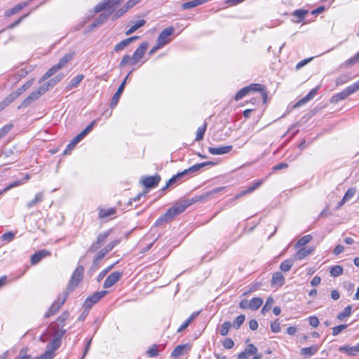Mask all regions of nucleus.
<instances>
[{
  "label": "nucleus",
  "mask_w": 359,
  "mask_h": 359,
  "mask_svg": "<svg viewBox=\"0 0 359 359\" xmlns=\"http://www.w3.org/2000/svg\"><path fill=\"white\" fill-rule=\"evenodd\" d=\"M95 123V121H93L88 126H86V128L79 133L80 136L83 138L88 133H90L93 130Z\"/></svg>",
  "instance_id": "nucleus-63"
},
{
  "label": "nucleus",
  "mask_w": 359,
  "mask_h": 359,
  "mask_svg": "<svg viewBox=\"0 0 359 359\" xmlns=\"http://www.w3.org/2000/svg\"><path fill=\"white\" fill-rule=\"evenodd\" d=\"M41 95L36 90L31 93L18 107V109H25L28 107L33 102L37 100Z\"/></svg>",
  "instance_id": "nucleus-15"
},
{
  "label": "nucleus",
  "mask_w": 359,
  "mask_h": 359,
  "mask_svg": "<svg viewBox=\"0 0 359 359\" xmlns=\"http://www.w3.org/2000/svg\"><path fill=\"white\" fill-rule=\"evenodd\" d=\"M359 90V81H356L355 83L350 85L344 89L341 92L334 95L330 98L331 103H338L339 102L345 100L348 96L354 93L357 90Z\"/></svg>",
  "instance_id": "nucleus-2"
},
{
  "label": "nucleus",
  "mask_w": 359,
  "mask_h": 359,
  "mask_svg": "<svg viewBox=\"0 0 359 359\" xmlns=\"http://www.w3.org/2000/svg\"><path fill=\"white\" fill-rule=\"evenodd\" d=\"M43 200V192H38L35 194L34 199L27 203V208L29 209L32 208L37 205L41 202H42Z\"/></svg>",
  "instance_id": "nucleus-29"
},
{
  "label": "nucleus",
  "mask_w": 359,
  "mask_h": 359,
  "mask_svg": "<svg viewBox=\"0 0 359 359\" xmlns=\"http://www.w3.org/2000/svg\"><path fill=\"white\" fill-rule=\"evenodd\" d=\"M66 333V330H57L53 333V339L47 345V352H50L51 355L55 356V351L61 345V338Z\"/></svg>",
  "instance_id": "nucleus-5"
},
{
  "label": "nucleus",
  "mask_w": 359,
  "mask_h": 359,
  "mask_svg": "<svg viewBox=\"0 0 359 359\" xmlns=\"http://www.w3.org/2000/svg\"><path fill=\"white\" fill-rule=\"evenodd\" d=\"M119 243V240H114L107 244L102 250L107 254Z\"/></svg>",
  "instance_id": "nucleus-54"
},
{
  "label": "nucleus",
  "mask_w": 359,
  "mask_h": 359,
  "mask_svg": "<svg viewBox=\"0 0 359 359\" xmlns=\"http://www.w3.org/2000/svg\"><path fill=\"white\" fill-rule=\"evenodd\" d=\"M95 123V121H93L88 126H86V128L79 133L80 136L83 138L88 133H90L93 130Z\"/></svg>",
  "instance_id": "nucleus-62"
},
{
  "label": "nucleus",
  "mask_w": 359,
  "mask_h": 359,
  "mask_svg": "<svg viewBox=\"0 0 359 359\" xmlns=\"http://www.w3.org/2000/svg\"><path fill=\"white\" fill-rule=\"evenodd\" d=\"M107 293L106 290H101L95 292L93 294L90 295L84 302V306L86 309L90 308L93 304L100 300Z\"/></svg>",
  "instance_id": "nucleus-10"
},
{
  "label": "nucleus",
  "mask_w": 359,
  "mask_h": 359,
  "mask_svg": "<svg viewBox=\"0 0 359 359\" xmlns=\"http://www.w3.org/2000/svg\"><path fill=\"white\" fill-rule=\"evenodd\" d=\"M185 346L186 345L177 346L171 353L172 357L177 358L181 355L183 353V351L184 350Z\"/></svg>",
  "instance_id": "nucleus-53"
},
{
  "label": "nucleus",
  "mask_w": 359,
  "mask_h": 359,
  "mask_svg": "<svg viewBox=\"0 0 359 359\" xmlns=\"http://www.w3.org/2000/svg\"><path fill=\"white\" fill-rule=\"evenodd\" d=\"M29 5V3L22 2L20 4H18L15 5L14 7H13L11 9H9L5 12V15L7 17H10L17 13H18L20 11H21L25 7H27Z\"/></svg>",
  "instance_id": "nucleus-27"
},
{
  "label": "nucleus",
  "mask_w": 359,
  "mask_h": 359,
  "mask_svg": "<svg viewBox=\"0 0 359 359\" xmlns=\"http://www.w3.org/2000/svg\"><path fill=\"white\" fill-rule=\"evenodd\" d=\"M123 91V85H120L119 87L118 88L116 93L114 95V96L111 98V103H110V106L111 108H114L117 105L119 98H120Z\"/></svg>",
  "instance_id": "nucleus-32"
},
{
  "label": "nucleus",
  "mask_w": 359,
  "mask_h": 359,
  "mask_svg": "<svg viewBox=\"0 0 359 359\" xmlns=\"http://www.w3.org/2000/svg\"><path fill=\"white\" fill-rule=\"evenodd\" d=\"M285 279L283 275L282 274V273L280 271H276L272 276L271 285V286L276 285V286L280 287L285 284Z\"/></svg>",
  "instance_id": "nucleus-21"
},
{
  "label": "nucleus",
  "mask_w": 359,
  "mask_h": 359,
  "mask_svg": "<svg viewBox=\"0 0 359 359\" xmlns=\"http://www.w3.org/2000/svg\"><path fill=\"white\" fill-rule=\"evenodd\" d=\"M13 128V125L12 123H8L5 125L0 129V140L5 137Z\"/></svg>",
  "instance_id": "nucleus-50"
},
{
  "label": "nucleus",
  "mask_w": 359,
  "mask_h": 359,
  "mask_svg": "<svg viewBox=\"0 0 359 359\" xmlns=\"http://www.w3.org/2000/svg\"><path fill=\"white\" fill-rule=\"evenodd\" d=\"M64 77L63 74H59L55 77L52 78L48 81L49 83L50 84L51 87H53L55 85H56L58 82H60Z\"/></svg>",
  "instance_id": "nucleus-58"
},
{
  "label": "nucleus",
  "mask_w": 359,
  "mask_h": 359,
  "mask_svg": "<svg viewBox=\"0 0 359 359\" xmlns=\"http://www.w3.org/2000/svg\"><path fill=\"white\" fill-rule=\"evenodd\" d=\"M140 38V36H131L130 38H128L126 39H124L123 41H121V42L118 43L115 46H114V50L115 52H118L123 49H124L127 46H128L130 43H132L133 41L138 39Z\"/></svg>",
  "instance_id": "nucleus-23"
},
{
  "label": "nucleus",
  "mask_w": 359,
  "mask_h": 359,
  "mask_svg": "<svg viewBox=\"0 0 359 359\" xmlns=\"http://www.w3.org/2000/svg\"><path fill=\"white\" fill-rule=\"evenodd\" d=\"M355 194V189H353V188L348 189L343 197L344 201L346 202V201H349L351 198H353V196H354Z\"/></svg>",
  "instance_id": "nucleus-57"
},
{
  "label": "nucleus",
  "mask_w": 359,
  "mask_h": 359,
  "mask_svg": "<svg viewBox=\"0 0 359 359\" xmlns=\"http://www.w3.org/2000/svg\"><path fill=\"white\" fill-rule=\"evenodd\" d=\"M262 90V85L259 83L250 84L241 89L235 95V100L238 101L247 95L250 91H257Z\"/></svg>",
  "instance_id": "nucleus-8"
},
{
  "label": "nucleus",
  "mask_w": 359,
  "mask_h": 359,
  "mask_svg": "<svg viewBox=\"0 0 359 359\" xmlns=\"http://www.w3.org/2000/svg\"><path fill=\"white\" fill-rule=\"evenodd\" d=\"M69 318L68 311H64L55 320V322L51 325L53 332L57 330H65L63 329L65 325V321Z\"/></svg>",
  "instance_id": "nucleus-14"
},
{
  "label": "nucleus",
  "mask_w": 359,
  "mask_h": 359,
  "mask_svg": "<svg viewBox=\"0 0 359 359\" xmlns=\"http://www.w3.org/2000/svg\"><path fill=\"white\" fill-rule=\"evenodd\" d=\"M83 138L78 134L67 146L66 149L63 151V154L67 155L76 147V145L83 140Z\"/></svg>",
  "instance_id": "nucleus-28"
},
{
  "label": "nucleus",
  "mask_w": 359,
  "mask_h": 359,
  "mask_svg": "<svg viewBox=\"0 0 359 359\" xmlns=\"http://www.w3.org/2000/svg\"><path fill=\"white\" fill-rule=\"evenodd\" d=\"M312 240V236L309 234L304 236L295 244V248L304 247Z\"/></svg>",
  "instance_id": "nucleus-44"
},
{
  "label": "nucleus",
  "mask_w": 359,
  "mask_h": 359,
  "mask_svg": "<svg viewBox=\"0 0 359 359\" xmlns=\"http://www.w3.org/2000/svg\"><path fill=\"white\" fill-rule=\"evenodd\" d=\"M161 181V176L158 174L154 176H147L142 179L141 182L147 189H153L158 186Z\"/></svg>",
  "instance_id": "nucleus-12"
},
{
  "label": "nucleus",
  "mask_w": 359,
  "mask_h": 359,
  "mask_svg": "<svg viewBox=\"0 0 359 359\" xmlns=\"http://www.w3.org/2000/svg\"><path fill=\"white\" fill-rule=\"evenodd\" d=\"M145 23H146V21L144 20H140L137 21L133 26H131L130 27V29H128L126 31V35L131 34L132 33L135 32L137 29L144 26L145 25Z\"/></svg>",
  "instance_id": "nucleus-41"
},
{
  "label": "nucleus",
  "mask_w": 359,
  "mask_h": 359,
  "mask_svg": "<svg viewBox=\"0 0 359 359\" xmlns=\"http://www.w3.org/2000/svg\"><path fill=\"white\" fill-rule=\"evenodd\" d=\"M307 13L308 11L298 9L293 12L292 15L297 17L299 19L298 22H301L304 19L305 15Z\"/></svg>",
  "instance_id": "nucleus-51"
},
{
  "label": "nucleus",
  "mask_w": 359,
  "mask_h": 359,
  "mask_svg": "<svg viewBox=\"0 0 359 359\" xmlns=\"http://www.w3.org/2000/svg\"><path fill=\"white\" fill-rule=\"evenodd\" d=\"M215 165V163L213 161L203 162L201 163L195 164V165L189 167V168L185 169L183 171L178 172V174H179V176L182 179V177H184L185 176L191 175L198 172L201 168H203L205 166H208V165L213 166Z\"/></svg>",
  "instance_id": "nucleus-7"
},
{
  "label": "nucleus",
  "mask_w": 359,
  "mask_h": 359,
  "mask_svg": "<svg viewBox=\"0 0 359 359\" xmlns=\"http://www.w3.org/2000/svg\"><path fill=\"white\" fill-rule=\"evenodd\" d=\"M245 319V316L243 314H241L238 316L234 320L233 323L232 324V326L236 328V330L239 329L241 326L243 324Z\"/></svg>",
  "instance_id": "nucleus-49"
},
{
  "label": "nucleus",
  "mask_w": 359,
  "mask_h": 359,
  "mask_svg": "<svg viewBox=\"0 0 359 359\" xmlns=\"http://www.w3.org/2000/svg\"><path fill=\"white\" fill-rule=\"evenodd\" d=\"M351 79V74L348 73L343 74L338 76L336 79V85L341 86L344 83H347L348 81Z\"/></svg>",
  "instance_id": "nucleus-43"
},
{
  "label": "nucleus",
  "mask_w": 359,
  "mask_h": 359,
  "mask_svg": "<svg viewBox=\"0 0 359 359\" xmlns=\"http://www.w3.org/2000/svg\"><path fill=\"white\" fill-rule=\"evenodd\" d=\"M84 76L83 74H79L74 77L67 84L66 88L67 90H71L76 88L81 81L83 79Z\"/></svg>",
  "instance_id": "nucleus-31"
},
{
  "label": "nucleus",
  "mask_w": 359,
  "mask_h": 359,
  "mask_svg": "<svg viewBox=\"0 0 359 359\" xmlns=\"http://www.w3.org/2000/svg\"><path fill=\"white\" fill-rule=\"evenodd\" d=\"M84 267L82 265H78L72 275L66 291L72 292L83 280Z\"/></svg>",
  "instance_id": "nucleus-4"
},
{
  "label": "nucleus",
  "mask_w": 359,
  "mask_h": 359,
  "mask_svg": "<svg viewBox=\"0 0 359 359\" xmlns=\"http://www.w3.org/2000/svg\"><path fill=\"white\" fill-rule=\"evenodd\" d=\"M339 351L345 353L348 355H355L359 353V343L353 346H342L339 348Z\"/></svg>",
  "instance_id": "nucleus-24"
},
{
  "label": "nucleus",
  "mask_w": 359,
  "mask_h": 359,
  "mask_svg": "<svg viewBox=\"0 0 359 359\" xmlns=\"http://www.w3.org/2000/svg\"><path fill=\"white\" fill-rule=\"evenodd\" d=\"M232 149V145L222 146L219 147H209L208 152L212 155H222L230 152Z\"/></svg>",
  "instance_id": "nucleus-18"
},
{
  "label": "nucleus",
  "mask_w": 359,
  "mask_h": 359,
  "mask_svg": "<svg viewBox=\"0 0 359 359\" xmlns=\"http://www.w3.org/2000/svg\"><path fill=\"white\" fill-rule=\"evenodd\" d=\"M352 306L348 305L343 310L342 312L337 315V318L339 320H343L345 318L348 317L351 314Z\"/></svg>",
  "instance_id": "nucleus-46"
},
{
  "label": "nucleus",
  "mask_w": 359,
  "mask_h": 359,
  "mask_svg": "<svg viewBox=\"0 0 359 359\" xmlns=\"http://www.w3.org/2000/svg\"><path fill=\"white\" fill-rule=\"evenodd\" d=\"M257 347L254 344H250L248 345L244 351L241 352L238 355V359H248V356L252 355L257 353Z\"/></svg>",
  "instance_id": "nucleus-19"
},
{
  "label": "nucleus",
  "mask_w": 359,
  "mask_h": 359,
  "mask_svg": "<svg viewBox=\"0 0 359 359\" xmlns=\"http://www.w3.org/2000/svg\"><path fill=\"white\" fill-rule=\"evenodd\" d=\"M263 304V300L259 297H255L250 302V309L257 310Z\"/></svg>",
  "instance_id": "nucleus-39"
},
{
  "label": "nucleus",
  "mask_w": 359,
  "mask_h": 359,
  "mask_svg": "<svg viewBox=\"0 0 359 359\" xmlns=\"http://www.w3.org/2000/svg\"><path fill=\"white\" fill-rule=\"evenodd\" d=\"M116 212V209L115 208H110L109 209H100L99 210V217L100 219H104L109 217L111 215H115Z\"/></svg>",
  "instance_id": "nucleus-34"
},
{
  "label": "nucleus",
  "mask_w": 359,
  "mask_h": 359,
  "mask_svg": "<svg viewBox=\"0 0 359 359\" xmlns=\"http://www.w3.org/2000/svg\"><path fill=\"white\" fill-rule=\"evenodd\" d=\"M32 85V81H27L25 84L18 88L16 90L13 91V94L15 95L18 98L22 93H23L25 90H28Z\"/></svg>",
  "instance_id": "nucleus-38"
},
{
  "label": "nucleus",
  "mask_w": 359,
  "mask_h": 359,
  "mask_svg": "<svg viewBox=\"0 0 359 359\" xmlns=\"http://www.w3.org/2000/svg\"><path fill=\"white\" fill-rule=\"evenodd\" d=\"M129 62L132 65V56L130 57L129 55H125L119 63V67L123 68Z\"/></svg>",
  "instance_id": "nucleus-56"
},
{
  "label": "nucleus",
  "mask_w": 359,
  "mask_h": 359,
  "mask_svg": "<svg viewBox=\"0 0 359 359\" xmlns=\"http://www.w3.org/2000/svg\"><path fill=\"white\" fill-rule=\"evenodd\" d=\"M175 29L173 27H168L164 29L158 35L157 39V43L160 46H165L168 43H169L170 39L169 37L173 34Z\"/></svg>",
  "instance_id": "nucleus-11"
},
{
  "label": "nucleus",
  "mask_w": 359,
  "mask_h": 359,
  "mask_svg": "<svg viewBox=\"0 0 359 359\" xmlns=\"http://www.w3.org/2000/svg\"><path fill=\"white\" fill-rule=\"evenodd\" d=\"M320 86H316L312 90H310V92L304 97H302L301 100H299L294 106V107H299L304 104H306L307 102L312 100L315 95H316L318 90H319Z\"/></svg>",
  "instance_id": "nucleus-17"
},
{
  "label": "nucleus",
  "mask_w": 359,
  "mask_h": 359,
  "mask_svg": "<svg viewBox=\"0 0 359 359\" xmlns=\"http://www.w3.org/2000/svg\"><path fill=\"white\" fill-rule=\"evenodd\" d=\"M73 57L74 53H68L64 55L60 58L57 65L59 66V68L61 69L73 58Z\"/></svg>",
  "instance_id": "nucleus-36"
},
{
  "label": "nucleus",
  "mask_w": 359,
  "mask_h": 359,
  "mask_svg": "<svg viewBox=\"0 0 359 359\" xmlns=\"http://www.w3.org/2000/svg\"><path fill=\"white\" fill-rule=\"evenodd\" d=\"M111 14V11H109L107 13L104 12L100 14V15L95 19L93 22L88 26V30L90 31L93 29L100 26L103 22H104L108 19Z\"/></svg>",
  "instance_id": "nucleus-16"
},
{
  "label": "nucleus",
  "mask_w": 359,
  "mask_h": 359,
  "mask_svg": "<svg viewBox=\"0 0 359 359\" xmlns=\"http://www.w3.org/2000/svg\"><path fill=\"white\" fill-rule=\"evenodd\" d=\"M50 252L46 250H41L36 252L31 257V262L32 264H36L39 263L43 258L50 256Z\"/></svg>",
  "instance_id": "nucleus-20"
},
{
  "label": "nucleus",
  "mask_w": 359,
  "mask_h": 359,
  "mask_svg": "<svg viewBox=\"0 0 359 359\" xmlns=\"http://www.w3.org/2000/svg\"><path fill=\"white\" fill-rule=\"evenodd\" d=\"M225 189L224 187H220L213 189L212 190L205 193L203 196H196L195 197L191 198H184L181 199L177 201L170 208H169L166 212L168 215L170 216V218L172 219L176 216L183 212L187 208L189 205L198 202L199 201L203 200L210 197L215 194L219 193Z\"/></svg>",
  "instance_id": "nucleus-1"
},
{
  "label": "nucleus",
  "mask_w": 359,
  "mask_h": 359,
  "mask_svg": "<svg viewBox=\"0 0 359 359\" xmlns=\"http://www.w3.org/2000/svg\"><path fill=\"white\" fill-rule=\"evenodd\" d=\"M60 69L59 68V66L57 65H53L51 68H50L41 78L39 82H43L44 81L47 80L48 78L54 75L55 73H57Z\"/></svg>",
  "instance_id": "nucleus-35"
},
{
  "label": "nucleus",
  "mask_w": 359,
  "mask_h": 359,
  "mask_svg": "<svg viewBox=\"0 0 359 359\" xmlns=\"http://www.w3.org/2000/svg\"><path fill=\"white\" fill-rule=\"evenodd\" d=\"M207 0H191L187 2L184 3L182 5V8L183 10H188L198 6H200L204 3H205Z\"/></svg>",
  "instance_id": "nucleus-30"
},
{
  "label": "nucleus",
  "mask_w": 359,
  "mask_h": 359,
  "mask_svg": "<svg viewBox=\"0 0 359 359\" xmlns=\"http://www.w3.org/2000/svg\"><path fill=\"white\" fill-rule=\"evenodd\" d=\"M16 99L17 97L13 92L10 93L3 101L0 102V111L4 109Z\"/></svg>",
  "instance_id": "nucleus-33"
},
{
  "label": "nucleus",
  "mask_w": 359,
  "mask_h": 359,
  "mask_svg": "<svg viewBox=\"0 0 359 359\" xmlns=\"http://www.w3.org/2000/svg\"><path fill=\"white\" fill-rule=\"evenodd\" d=\"M123 273L121 271H114L111 273L103 283L104 288H109L116 283L122 276Z\"/></svg>",
  "instance_id": "nucleus-13"
},
{
  "label": "nucleus",
  "mask_w": 359,
  "mask_h": 359,
  "mask_svg": "<svg viewBox=\"0 0 359 359\" xmlns=\"http://www.w3.org/2000/svg\"><path fill=\"white\" fill-rule=\"evenodd\" d=\"M128 11L127 8L124 6L117 11L111 17L112 20H116L121 16H122L125 13Z\"/></svg>",
  "instance_id": "nucleus-59"
},
{
  "label": "nucleus",
  "mask_w": 359,
  "mask_h": 359,
  "mask_svg": "<svg viewBox=\"0 0 359 359\" xmlns=\"http://www.w3.org/2000/svg\"><path fill=\"white\" fill-rule=\"evenodd\" d=\"M148 46L149 43L144 41L135 50L132 55V65H135L143 57Z\"/></svg>",
  "instance_id": "nucleus-9"
},
{
  "label": "nucleus",
  "mask_w": 359,
  "mask_h": 359,
  "mask_svg": "<svg viewBox=\"0 0 359 359\" xmlns=\"http://www.w3.org/2000/svg\"><path fill=\"white\" fill-rule=\"evenodd\" d=\"M199 314V312H194L193 313L189 318H188L184 323L183 324L177 329V332H180L182 331H183L184 329H186L189 325V324L195 319L196 317L198 316V315Z\"/></svg>",
  "instance_id": "nucleus-37"
},
{
  "label": "nucleus",
  "mask_w": 359,
  "mask_h": 359,
  "mask_svg": "<svg viewBox=\"0 0 359 359\" xmlns=\"http://www.w3.org/2000/svg\"><path fill=\"white\" fill-rule=\"evenodd\" d=\"M51 87L48 81L45 82L41 85L38 89L37 91L40 93L41 95H43L46 91L48 90L49 88Z\"/></svg>",
  "instance_id": "nucleus-60"
},
{
  "label": "nucleus",
  "mask_w": 359,
  "mask_h": 359,
  "mask_svg": "<svg viewBox=\"0 0 359 359\" xmlns=\"http://www.w3.org/2000/svg\"><path fill=\"white\" fill-rule=\"evenodd\" d=\"M294 264V261L292 259H287L281 262L280 269L283 272L289 271Z\"/></svg>",
  "instance_id": "nucleus-40"
},
{
  "label": "nucleus",
  "mask_w": 359,
  "mask_h": 359,
  "mask_svg": "<svg viewBox=\"0 0 359 359\" xmlns=\"http://www.w3.org/2000/svg\"><path fill=\"white\" fill-rule=\"evenodd\" d=\"M68 296L69 291H63L62 293H60L58 295L57 299L54 301L48 311L46 313L44 317L49 318L50 316L56 313L65 304Z\"/></svg>",
  "instance_id": "nucleus-3"
},
{
  "label": "nucleus",
  "mask_w": 359,
  "mask_h": 359,
  "mask_svg": "<svg viewBox=\"0 0 359 359\" xmlns=\"http://www.w3.org/2000/svg\"><path fill=\"white\" fill-rule=\"evenodd\" d=\"M343 271H344V269L341 266L335 265V266H333L330 269V273L331 276L338 277L343 273Z\"/></svg>",
  "instance_id": "nucleus-47"
},
{
  "label": "nucleus",
  "mask_w": 359,
  "mask_h": 359,
  "mask_svg": "<svg viewBox=\"0 0 359 359\" xmlns=\"http://www.w3.org/2000/svg\"><path fill=\"white\" fill-rule=\"evenodd\" d=\"M262 183H263L262 180H259V181L254 182L250 186H249L245 190H243L241 193L236 194L235 196V199H238L242 196H245L246 194H248L249 193L254 191L259 186H261Z\"/></svg>",
  "instance_id": "nucleus-22"
},
{
  "label": "nucleus",
  "mask_w": 359,
  "mask_h": 359,
  "mask_svg": "<svg viewBox=\"0 0 359 359\" xmlns=\"http://www.w3.org/2000/svg\"><path fill=\"white\" fill-rule=\"evenodd\" d=\"M271 331L274 333H278L280 331V323L278 320L271 323Z\"/></svg>",
  "instance_id": "nucleus-64"
},
{
  "label": "nucleus",
  "mask_w": 359,
  "mask_h": 359,
  "mask_svg": "<svg viewBox=\"0 0 359 359\" xmlns=\"http://www.w3.org/2000/svg\"><path fill=\"white\" fill-rule=\"evenodd\" d=\"M207 123H204L203 126H200L196 131V141H200L203 139L205 132L206 130Z\"/></svg>",
  "instance_id": "nucleus-48"
},
{
  "label": "nucleus",
  "mask_w": 359,
  "mask_h": 359,
  "mask_svg": "<svg viewBox=\"0 0 359 359\" xmlns=\"http://www.w3.org/2000/svg\"><path fill=\"white\" fill-rule=\"evenodd\" d=\"M318 350L319 346L318 345H312L309 347L302 348L300 350V354L305 357H310L315 355Z\"/></svg>",
  "instance_id": "nucleus-25"
},
{
  "label": "nucleus",
  "mask_w": 359,
  "mask_h": 359,
  "mask_svg": "<svg viewBox=\"0 0 359 359\" xmlns=\"http://www.w3.org/2000/svg\"><path fill=\"white\" fill-rule=\"evenodd\" d=\"M348 327L346 324H341L332 328V335L337 336Z\"/></svg>",
  "instance_id": "nucleus-55"
},
{
  "label": "nucleus",
  "mask_w": 359,
  "mask_h": 359,
  "mask_svg": "<svg viewBox=\"0 0 359 359\" xmlns=\"http://www.w3.org/2000/svg\"><path fill=\"white\" fill-rule=\"evenodd\" d=\"M231 327L232 323L229 321H226L219 328V333L222 336H226L228 334V332Z\"/></svg>",
  "instance_id": "nucleus-42"
},
{
  "label": "nucleus",
  "mask_w": 359,
  "mask_h": 359,
  "mask_svg": "<svg viewBox=\"0 0 359 359\" xmlns=\"http://www.w3.org/2000/svg\"><path fill=\"white\" fill-rule=\"evenodd\" d=\"M312 248L302 247L294 255V259L297 260H302L313 252Z\"/></svg>",
  "instance_id": "nucleus-26"
},
{
  "label": "nucleus",
  "mask_w": 359,
  "mask_h": 359,
  "mask_svg": "<svg viewBox=\"0 0 359 359\" xmlns=\"http://www.w3.org/2000/svg\"><path fill=\"white\" fill-rule=\"evenodd\" d=\"M111 231H112V230L109 229L105 232L100 233L97 236V241H98V243H100L102 245V243L105 241V240L109 236Z\"/></svg>",
  "instance_id": "nucleus-52"
},
{
  "label": "nucleus",
  "mask_w": 359,
  "mask_h": 359,
  "mask_svg": "<svg viewBox=\"0 0 359 359\" xmlns=\"http://www.w3.org/2000/svg\"><path fill=\"white\" fill-rule=\"evenodd\" d=\"M172 220L171 218H170V216L168 215L167 212L161 215L155 222L154 226L156 227H158L162 226L164 223H167L169 221Z\"/></svg>",
  "instance_id": "nucleus-45"
},
{
  "label": "nucleus",
  "mask_w": 359,
  "mask_h": 359,
  "mask_svg": "<svg viewBox=\"0 0 359 359\" xmlns=\"http://www.w3.org/2000/svg\"><path fill=\"white\" fill-rule=\"evenodd\" d=\"M273 299L271 297H268L266 299V304L262 309V313H264L265 312L268 311L271 309V306L273 303Z\"/></svg>",
  "instance_id": "nucleus-61"
},
{
  "label": "nucleus",
  "mask_w": 359,
  "mask_h": 359,
  "mask_svg": "<svg viewBox=\"0 0 359 359\" xmlns=\"http://www.w3.org/2000/svg\"><path fill=\"white\" fill-rule=\"evenodd\" d=\"M120 4V0H104L103 2L98 4L94 8L95 13L102 11H111V13Z\"/></svg>",
  "instance_id": "nucleus-6"
}]
</instances>
